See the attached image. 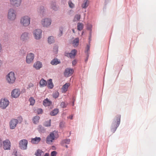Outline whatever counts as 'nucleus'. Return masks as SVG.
<instances>
[{
    "label": "nucleus",
    "instance_id": "obj_1",
    "mask_svg": "<svg viewBox=\"0 0 156 156\" xmlns=\"http://www.w3.org/2000/svg\"><path fill=\"white\" fill-rule=\"evenodd\" d=\"M121 116L119 115H116L113 119L111 127V130L114 133L117 127L119 126L120 122Z\"/></svg>",
    "mask_w": 156,
    "mask_h": 156
},
{
    "label": "nucleus",
    "instance_id": "obj_2",
    "mask_svg": "<svg viewBox=\"0 0 156 156\" xmlns=\"http://www.w3.org/2000/svg\"><path fill=\"white\" fill-rule=\"evenodd\" d=\"M30 17L27 15L22 16L20 19V23L23 27H28L30 23Z\"/></svg>",
    "mask_w": 156,
    "mask_h": 156
},
{
    "label": "nucleus",
    "instance_id": "obj_3",
    "mask_svg": "<svg viewBox=\"0 0 156 156\" xmlns=\"http://www.w3.org/2000/svg\"><path fill=\"white\" fill-rule=\"evenodd\" d=\"M5 79L7 82L11 84L15 83L16 78L14 73L13 72H11L6 76Z\"/></svg>",
    "mask_w": 156,
    "mask_h": 156
},
{
    "label": "nucleus",
    "instance_id": "obj_4",
    "mask_svg": "<svg viewBox=\"0 0 156 156\" xmlns=\"http://www.w3.org/2000/svg\"><path fill=\"white\" fill-rule=\"evenodd\" d=\"M17 16L16 11L13 8L10 9L8 11L7 18L10 21H13L16 20Z\"/></svg>",
    "mask_w": 156,
    "mask_h": 156
},
{
    "label": "nucleus",
    "instance_id": "obj_5",
    "mask_svg": "<svg viewBox=\"0 0 156 156\" xmlns=\"http://www.w3.org/2000/svg\"><path fill=\"white\" fill-rule=\"evenodd\" d=\"M57 133L56 131H54L50 133L46 138V142L48 144L51 143L53 140L55 139L57 136Z\"/></svg>",
    "mask_w": 156,
    "mask_h": 156
},
{
    "label": "nucleus",
    "instance_id": "obj_6",
    "mask_svg": "<svg viewBox=\"0 0 156 156\" xmlns=\"http://www.w3.org/2000/svg\"><path fill=\"white\" fill-rule=\"evenodd\" d=\"M52 22L51 19L49 18L43 19L41 21V24L43 27L48 28L51 25Z\"/></svg>",
    "mask_w": 156,
    "mask_h": 156
},
{
    "label": "nucleus",
    "instance_id": "obj_7",
    "mask_svg": "<svg viewBox=\"0 0 156 156\" xmlns=\"http://www.w3.org/2000/svg\"><path fill=\"white\" fill-rule=\"evenodd\" d=\"M42 30L41 29L34 30L33 32L34 38L37 40L40 39L42 37Z\"/></svg>",
    "mask_w": 156,
    "mask_h": 156
},
{
    "label": "nucleus",
    "instance_id": "obj_8",
    "mask_svg": "<svg viewBox=\"0 0 156 156\" xmlns=\"http://www.w3.org/2000/svg\"><path fill=\"white\" fill-rule=\"evenodd\" d=\"M9 102V101L6 98L1 99L0 100V107L3 109H5L8 106Z\"/></svg>",
    "mask_w": 156,
    "mask_h": 156
},
{
    "label": "nucleus",
    "instance_id": "obj_9",
    "mask_svg": "<svg viewBox=\"0 0 156 156\" xmlns=\"http://www.w3.org/2000/svg\"><path fill=\"white\" fill-rule=\"evenodd\" d=\"M28 141L26 139H22L19 142L20 148L23 150H26L27 148Z\"/></svg>",
    "mask_w": 156,
    "mask_h": 156
},
{
    "label": "nucleus",
    "instance_id": "obj_10",
    "mask_svg": "<svg viewBox=\"0 0 156 156\" xmlns=\"http://www.w3.org/2000/svg\"><path fill=\"white\" fill-rule=\"evenodd\" d=\"M34 58V55L32 53H30L27 55L26 58V61L28 64L32 63Z\"/></svg>",
    "mask_w": 156,
    "mask_h": 156
},
{
    "label": "nucleus",
    "instance_id": "obj_11",
    "mask_svg": "<svg viewBox=\"0 0 156 156\" xmlns=\"http://www.w3.org/2000/svg\"><path fill=\"white\" fill-rule=\"evenodd\" d=\"M3 148L5 150H10L11 147L10 141L8 139H6L2 142Z\"/></svg>",
    "mask_w": 156,
    "mask_h": 156
},
{
    "label": "nucleus",
    "instance_id": "obj_12",
    "mask_svg": "<svg viewBox=\"0 0 156 156\" xmlns=\"http://www.w3.org/2000/svg\"><path fill=\"white\" fill-rule=\"evenodd\" d=\"M10 4L15 7L20 6L22 3V0H9Z\"/></svg>",
    "mask_w": 156,
    "mask_h": 156
},
{
    "label": "nucleus",
    "instance_id": "obj_13",
    "mask_svg": "<svg viewBox=\"0 0 156 156\" xmlns=\"http://www.w3.org/2000/svg\"><path fill=\"white\" fill-rule=\"evenodd\" d=\"M18 123V120L15 119H12L9 122L10 129H14L16 127Z\"/></svg>",
    "mask_w": 156,
    "mask_h": 156
},
{
    "label": "nucleus",
    "instance_id": "obj_14",
    "mask_svg": "<svg viewBox=\"0 0 156 156\" xmlns=\"http://www.w3.org/2000/svg\"><path fill=\"white\" fill-rule=\"evenodd\" d=\"M76 49L72 50L70 53L65 52V55L71 58H74L76 55Z\"/></svg>",
    "mask_w": 156,
    "mask_h": 156
},
{
    "label": "nucleus",
    "instance_id": "obj_15",
    "mask_svg": "<svg viewBox=\"0 0 156 156\" xmlns=\"http://www.w3.org/2000/svg\"><path fill=\"white\" fill-rule=\"evenodd\" d=\"M74 70L73 69L67 68L65 69L64 74L65 76L68 77L71 76L73 73Z\"/></svg>",
    "mask_w": 156,
    "mask_h": 156
},
{
    "label": "nucleus",
    "instance_id": "obj_16",
    "mask_svg": "<svg viewBox=\"0 0 156 156\" xmlns=\"http://www.w3.org/2000/svg\"><path fill=\"white\" fill-rule=\"evenodd\" d=\"M28 34L29 33L27 32H23L20 36V40L23 41H27L29 39Z\"/></svg>",
    "mask_w": 156,
    "mask_h": 156
},
{
    "label": "nucleus",
    "instance_id": "obj_17",
    "mask_svg": "<svg viewBox=\"0 0 156 156\" xmlns=\"http://www.w3.org/2000/svg\"><path fill=\"white\" fill-rule=\"evenodd\" d=\"M20 94V91L18 89H15L12 91L11 95L12 97L17 98L19 96Z\"/></svg>",
    "mask_w": 156,
    "mask_h": 156
},
{
    "label": "nucleus",
    "instance_id": "obj_18",
    "mask_svg": "<svg viewBox=\"0 0 156 156\" xmlns=\"http://www.w3.org/2000/svg\"><path fill=\"white\" fill-rule=\"evenodd\" d=\"M42 66V63L39 61H37L35 62L33 65V67L37 70H39Z\"/></svg>",
    "mask_w": 156,
    "mask_h": 156
},
{
    "label": "nucleus",
    "instance_id": "obj_19",
    "mask_svg": "<svg viewBox=\"0 0 156 156\" xmlns=\"http://www.w3.org/2000/svg\"><path fill=\"white\" fill-rule=\"evenodd\" d=\"M51 7L55 11H57L59 9V7L55 2H52L51 4Z\"/></svg>",
    "mask_w": 156,
    "mask_h": 156
},
{
    "label": "nucleus",
    "instance_id": "obj_20",
    "mask_svg": "<svg viewBox=\"0 0 156 156\" xmlns=\"http://www.w3.org/2000/svg\"><path fill=\"white\" fill-rule=\"evenodd\" d=\"M40 137H36L35 138H32L31 140V142L33 144H37L41 140Z\"/></svg>",
    "mask_w": 156,
    "mask_h": 156
},
{
    "label": "nucleus",
    "instance_id": "obj_21",
    "mask_svg": "<svg viewBox=\"0 0 156 156\" xmlns=\"http://www.w3.org/2000/svg\"><path fill=\"white\" fill-rule=\"evenodd\" d=\"M70 142V140L69 139H66L62 140L61 142V144L62 146H64L65 144H69Z\"/></svg>",
    "mask_w": 156,
    "mask_h": 156
},
{
    "label": "nucleus",
    "instance_id": "obj_22",
    "mask_svg": "<svg viewBox=\"0 0 156 156\" xmlns=\"http://www.w3.org/2000/svg\"><path fill=\"white\" fill-rule=\"evenodd\" d=\"M60 61L57 58H55L51 61L50 63L52 65H56L60 63Z\"/></svg>",
    "mask_w": 156,
    "mask_h": 156
},
{
    "label": "nucleus",
    "instance_id": "obj_23",
    "mask_svg": "<svg viewBox=\"0 0 156 156\" xmlns=\"http://www.w3.org/2000/svg\"><path fill=\"white\" fill-rule=\"evenodd\" d=\"M38 11L40 14L43 15L45 12L44 7L43 6H41L38 9Z\"/></svg>",
    "mask_w": 156,
    "mask_h": 156
},
{
    "label": "nucleus",
    "instance_id": "obj_24",
    "mask_svg": "<svg viewBox=\"0 0 156 156\" xmlns=\"http://www.w3.org/2000/svg\"><path fill=\"white\" fill-rule=\"evenodd\" d=\"M64 29V27L63 26H60L59 29V32L58 34V36L59 37H61L63 34V31Z\"/></svg>",
    "mask_w": 156,
    "mask_h": 156
},
{
    "label": "nucleus",
    "instance_id": "obj_25",
    "mask_svg": "<svg viewBox=\"0 0 156 156\" xmlns=\"http://www.w3.org/2000/svg\"><path fill=\"white\" fill-rule=\"evenodd\" d=\"M47 83V81L45 80H44L43 78L41 79L39 83L40 87H44L46 86Z\"/></svg>",
    "mask_w": 156,
    "mask_h": 156
},
{
    "label": "nucleus",
    "instance_id": "obj_26",
    "mask_svg": "<svg viewBox=\"0 0 156 156\" xmlns=\"http://www.w3.org/2000/svg\"><path fill=\"white\" fill-rule=\"evenodd\" d=\"M51 104V102L50 101L48 98L45 99L43 102V104L45 106H50Z\"/></svg>",
    "mask_w": 156,
    "mask_h": 156
},
{
    "label": "nucleus",
    "instance_id": "obj_27",
    "mask_svg": "<svg viewBox=\"0 0 156 156\" xmlns=\"http://www.w3.org/2000/svg\"><path fill=\"white\" fill-rule=\"evenodd\" d=\"M89 1L88 0H84L83 3L82 5V7L83 8L86 9L88 5Z\"/></svg>",
    "mask_w": 156,
    "mask_h": 156
},
{
    "label": "nucleus",
    "instance_id": "obj_28",
    "mask_svg": "<svg viewBox=\"0 0 156 156\" xmlns=\"http://www.w3.org/2000/svg\"><path fill=\"white\" fill-rule=\"evenodd\" d=\"M59 112V110L58 108H55L51 111L50 113V115L51 116L55 115Z\"/></svg>",
    "mask_w": 156,
    "mask_h": 156
},
{
    "label": "nucleus",
    "instance_id": "obj_29",
    "mask_svg": "<svg viewBox=\"0 0 156 156\" xmlns=\"http://www.w3.org/2000/svg\"><path fill=\"white\" fill-rule=\"evenodd\" d=\"M40 118L39 116L38 115H36L34 117L33 119V123L35 124H37L39 122Z\"/></svg>",
    "mask_w": 156,
    "mask_h": 156
},
{
    "label": "nucleus",
    "instance_id": "obj_30",
    "mask_svg": "<svg viewBox=\"0 0 156 156\" xmlns=\"http://www.w3.org/2000/svg\"><path fill=\"white\" fill-rule=\"evenodd\" d=\"M47 87L49 89H52L54 85L51 79H50L48 80Z\"/></svg>",
    "mask_w": 156,
    "mask_h": 156
},
{
    "label": "nucleus",
    "instance_id": "obj_31",
    "mask_svg": "<svg viewBox=\"0 0 156 156\" xmlns=\"http://www.w3.org/2000/svg\"><path fill=\"white\" fill-rule=\"evenodd\" d=\"M69 85V83H66L62 87V89L64 92L66 91Z\"/></svg>",
    "mask_w": 156,
    "mask_h": 156
},
{
    "label": "nucleus",
    "instance_id": "obj_32",
    "mask_svg": "<svg viewBox=\"0 0 156 156\" xmlns=\"http://www.w3.org/2000/svg\"><path fill=\"white\" fill-rule=\"evenodd\" d=\"M38 129L40 133H44L45 132L44 128L41 125H39Z\"/></svg>",
    "mask_w": 156,
    "mask_h": 156
},
{
    "label": "nucleus",
    "instance_id": "obj_33",
    "mask_svg": "<svg viewBox=\"0 0 156 156\" xmlns=\"http://www.w3.org/2000/svg\"><path fill=\"white\" fill-rule=\"evenodd\" d=\"M79 39L78 38L74 39L73 42V45L74 46H77L79 44Z\"/></svg>",
    "mask_w": 156,
    "mask_h": 156
},
{
    "label": "nucleus",
    "instance_id": "obj_34",
    "mask_svg": "<svg viewBox=\"0 0 156 156\" xmlns=\"http://www.w3.org/2000/svg\"><path fill=\"white\" fill-rule=\"evenodd\" d=\"M48 42L50 44H51L54 42V37L53 36H50L48 37Z\"/></svg>",
    "mask_w": 156,
    "mask_h": 156
},
{
    "label": "nucleus",
    "instance_id": "obj_35",
    "mask_svg": "<svg viewBox=\"0 0 156 156\" xmlns=\"http://www.w3.org/2000/svg\"><path fill=\"white\" fill-rule=\"evenodd\" d=\"M43 153L44 152L41 150L38 149L35 155L36 156H42Z\"/></svg>",
    "mask_w": 156,
    "mask_h": 156
},
{
    "label": "nucleus",
    "instance_id": "obj_36",
    "mask_svg": "<svg viewBox=\"0 0 156 156\" xmlns=\"http://www.w3.org/2000/svg\"><path fill=\"white\" fill-rule=\"evenodd\" d=\"M83 25L82 23H77V30L79 31L81 30L83 28Z\"/></svg>",
    "mask_w": 156,
    "mask_h": 156
},
{
    "label": "nucleus",
    "instance_id": "obj_37",
    "mask_svg": "<svg viewBox=\"0 0 156 156\" xmlns=\"http://www.w3.org/2000/svg\"><path fill=\"white\" fill-rule=\"evenodd\" d=\"M43 125L46 127L50 126L51 125V120L49 119L48 121L45 122H44Z\"/></svg>",
    "mask_w": 156,
    "mask_h": 156
},
{
    "label": "nucleus",
    "instance_id": "obj_38",
    "mask_svg": "<svg viewBox=\"0 0 156 156\" xmlns=\"http://www.w3.org/2000/svg\"><path fill=\"white\" fill-rule=\"evenodd\" d=\"M90 46L89 45H87L86 47V50L85 51V53L87 55V57L89 56V51H90Z\"/></svg>",
    "mask_w": 156,
    "mask_h": 156
},
{
    "label": "nucleus",
    "instance_id": "obj_39",
    "mask_svg": "<svg viewBox=\"0 0 156 156\" xmlns=\"http://www.w3.org/2000/svg\"><path fill=\"white\" fill-rule=\"evenodd\" d=\"M80 15L79 14H76L73 20V21H78L80 20Z\"/></svg>",
    "mask_w": 156,
    "mask_h": 156
},
{
    "label": "nucleus",
    "instance_id": "obj_40",
    "mask_svg": "<svg viewBox=\"0 0 156 156\" xmlns=\"http://www.w3.org/2000/svg\"><path fill=\"white\" fill-rule=\"evenodd\" d=\"M29 101L30 102V105H33L35 102V101L33 98L31 97L29 99Z\"/></svg>",
    "mask_w": 156,
    "mask_h": 156
},
{
    "label": "nucleus",
    "instance_id": "obj_41",
    "mask_svg": "<svg viewBox=\"0 0 156 156\" xmlns=\"http://www.w3.org/2000/svg\"><path fill=\"white\" fill-rule=\"evenodd\" d=\"M59 94L58 91H55L53 94V97L54 98H57L59 96Z\"/></svg>",
    "mask_w": 156,
    "mask_h": 156
},
{
    "label": "nucleus",
    "instance_id": "obj_42",
    "mask_svg": "<svg viewBox=\"0 0 156 156\" xmlns=\"http://www.w3.org/2000/svg\"><path fill=\"white\" fill-rule=\"evenodd\" d=\"M92 25L89 23H88L87 24V30H90V31H92Z\"/></svg>",
    "mask_w": 156,
    "mask_h": 156
},
{
    "label": "nucleus",
    "instance_id": "obj_43",
    "mask_svg": "<svg viewBox=\"0 0 156 156\" xmlns=\"http://www.w3.org/2000/svg\"><path fill=\"white\" fill-rule=\"evenodd\" d=\"M68 3L69 7L70 8H73L74 7V5L72 2L71 1H69L68 2Z\"/></svg>",
    "mask_w": 156,
    "mask_h": 156
},
{
    "label": "nucleus",
    "instance_id": "obj_44",
    "mask_svg": "<svg viewBox=\"0 0 156 156\" xmlns=\"http://www.w3.org/2000/svg\"><path fill=\"white\" fill-rule=\"evenodd\" d=\"M67 105V104L66 103L64 102H62L60 105V106L62 108H65L66 107Z\"/></svg>",
    "mask_w": 156,
    "mask_h": 156
},
{
    "label": "nucleus",
    "instance_id": "obj_45",
    "mask_svg": "<svg viewBox=\"0 0 156 156\" xmlns=\"http://www.w3.org/2000/svg\"><path fill=\"white\" fill-rule=\"evenodd\" d=\"M42 112V109L41 108H38L37 110V112L38 114H41Z\"/></svg>",
    "mask_w": 156,
    "mask_h": 156
},
{
    "label": "nucleus",
    "instance_id": "obj_46",
    "mask_svg": "<svg viewBox=\"0 0 156 156\" xmlns=\"http://www.w3.org/2000/svg\"><path fill=\"white\" fill-rule=\"evenodd\" d=\"M57 152L55 151H53L51 152V156H56Z\"/></svg>",
    "mask_w": 156,
    "mask_h": 156
},
{
    "label": "nucleus",
    "instance_id": "obj_47",
    "mask_svg": "<svg viewBox=\"0 0 156 156\" xmlns=\"http://www.w3.org/2000/svg\"><path fill=\"white\" fill-rule=\"evenodd\" d=\"M64 123H65L63 122H61L59 124V126L60 127L63 128L64 126Z\"/></svg>",
    "mask_w": 156,
    "mask_h": 156
},
{
    "label": "nucleus",
    "instance_id": "obj_48",
    "mask_svg": "<svg viewBox=\"0 0 156 156\" xmlns=\"http://www.w3.org/2000/svg\"><path fill=\"white\" fill-rule=\"evenodd\" d=\"M14 156H21V155L20 154L17 152V151H16L14 155Z\"/></svg>",
    "mask_w": 156,
    "mask_h": 156
},
{
    "label": "nucleus",
    "instance_id": "obj_49",
    "mask_svg": "<svg viewBox=\"0 0 156 156\" xmlns=\"http://www.w3.org/2000/svg\"><path fill=\"white\" fill-rule=\"evenodd\" d=\"M53 51H54L57 52L58 51V47L57 46H55L53 48Z\"/></svg>",
    "mask_w": 156,
    "mask_h": 156
},
{
    "label": "nucleus",
    "instance_id": "obj_50",
    "mask_svg": "<svg viewBox=\"0 0 156 156\" xmlns=\"http://www.w3.org/2000/svg\"><path fill=\"white\" fill-rule=\"evenodd\" d=\"M76 63H77L76 61L75 60H74L72 62V65H73V66L75 65L76 64Z\"/></svg>",
    "mask_w": 156,
    "mask_h": 156
},
{
    "label": "nucleus",
    "instance_id": "obj_51",
    "mask_svg": "<svg viewBox=\"0 0 156 156\" xmlns=\"http://www.w3.org/2000/svg\"><path fill=\"white\" fill-rule=\"evenodd\" d=\"M2 47L1 43H0V53L2 51Z\"/></svg>",
    "mask_w": 156,
    "mask_h": 156
},
{
    "label": "nucleus",
    "instance_id": "obj_52",
    "mask_svg": "<svg viewBox=\"0 0 156 156\" xmlns=\"http://www.w3.org/2000/svg\"><path fill=\"white\" fill-rule=\"evenodd\" d=\"M2 139L0 137V148L2 146Z\"/></svg>",
    "mask_w": 156,
    "mask_h": 156
},
{
    "label": "nucleus",
    "instance_id": "obj_53",
    "mask_svg": "<svg viewBox=\"0 0 156 156\" xmlns=\"http://www.w3.org/2000/svg\"><path fill=\"white\" fill-rule=\"evenodd\" d=\"M34 85L32 83H30L28 86L29 88H30L31 87H32Z\"/></svg>",
    "mask_w": 156,
    "mask_h": 156
},
{
    "label": "nucleus",
    "instance_id": "obj_54",
    "mask_svg": "<svg viewBox=\"0 0 156 156\" xmlns=\"http://www.w3.org/2000/svg\"><path fill=\"white\" fill-rule=\"evenodd\" d=\"M68 118L70 119H73V115H71L69 116L68 117Z\"/></svg>",
    "mask_w": 156,
    "mask_h": 156
},
{
    "label": "nucleus",
    "instance_id": "obj_55",
    "mask_svg": "<svg viewBox=\"0 0 156 156\" xmlns=\"http://www.w3.org/2000/svg\"><path fill=\"white\" fill-rule=\"evenodd\" d=\"M3 62L0 59V67H1L2 65Z\"/></svg>",
    "mask_w": 156,
    "mask_h": 156
},
{
    "label": "nucleus",
    "instance_id": "obj_56",
    "mask_svg": "<svg viewBox=\"0 0 156 156\" xmlns=\"http://www.w3.org/2000/svg\"><path fill=\"white\" fill-rule=\"evenodd\" d=\"M91 36V31H90V34H89V39H90Z\"/></svg>",
    "mask_w": 156,
    "mask_h": 156
},
{
    "label": "nucleus",
    "instance_id": "obj_57",
    "mask_svg": "<svg viewBox=\"0 0 156 156\" xmlns=\"http://www.w3.org/2000/svg\"><path fill=\"white\" fill-rule=\"evenodd\" d=\"M49 154L48 153H46L44 155V156H49Z\"/></svg>",
    "mask_w": 156,
    "mask_h": 156
},
{
    "label": "nucleus",
    "instance_id": "obj_58",
    "mask_svg": "<svg viewBox=\"0 0 156 156\" xmlns=\"http://www.w3.org/2000/svg\"><path fill=\"white\" fill-rule=\"evenodd\" d=\"M64 146V147H65L66 148H68V145H66L65 144L64 145V146Z\"/></svg>",
    "mask_w": 156,
    "mask_h": 156
},
{
    "label": "nucleus",
    "instance_id": "obj_59",
    "mask_svg": "<svg viewBox=\"0 0 156 156\" xmlns=\"http://www.w3.org/2000/svg\"><path fill=\"white\" fill-rule=\"evenodd\" d=\"M88 57H87H87L86 59L85 60V61L87 62V61Z\"/></svg>",
    "mask_w": 156,
    "mask_h": 156
},
{
    "label": "nucleus",
    "instance_id": "obj_60",
    "mask_svg": "<svg viewBox=\"0 0 156 156\" xmlns=\"http://www.w3.org/2000/svg\"><path fill=\"white\" fill-rule=\"evenodd\" d=\"M72 31H73V33H75V30H74V29H72Z\"/></svg>",
    "mask_w": 156,
    "mask_h": 156
},
{
    "label": "nucleus",
    "instance_id": "obj_61",
    "mask_svg": "<svg viewBox=\"0 0 156 156\" xmlns=\"http://www.w3.org/2000/svg\"><path fill=\"white\" fill-rule=\"evenodd\" d=\"M74 105V101L73 102V106Z\"/></svg>",
    "mask_w": 156,
    "mask_h": 156
},
{
    "label": "nucleus",
    "instance_id": "obj_62",
    "mask_svg": "<svg viewBox=\"0 0 156 156\" xmlns=\"http://www.w3.org/2000/svg\"><path fill=\"white\" fill-rule=\"evenodd\" d=\"M21 119H22V118H21Z\"/></svg>",
    "mask_w": 156,
    "mask_h": 156
},
{
    "label": "nucleus",
    "instance_id": "obj_63",
    "mask_svg": "<svg viewBox=\"0 0 156 156\" xmlns=\"http://www.w3.org/2000/svg\"><path fill=\"white\" fill-rule=\"evenodd\" d=\"M70 134H71V133H70Z\"/></svg>",
    "mask_w": 156,
    "mask_h": 156
}]
</instances>
